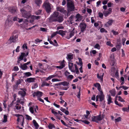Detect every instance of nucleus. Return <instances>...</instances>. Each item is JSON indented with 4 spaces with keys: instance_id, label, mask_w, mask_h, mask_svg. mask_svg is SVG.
Listing matches in <instances>:
<instances>
[{
    "instance_id": "obj_54",
    "label": "nucleus",
    "mask_w": 129,
    "mask_h": 129,
    "mask_svg": "<svg viewBox=\"0 0 129 129\" xmlns=\"http://www.w3.org/2000/svg\"><path fill=\"white\" fill-rule=\"evenodd\" d=\"M57 33L58 31H57L53 33L51 35V38H52L53 37L55 36L57 34H58Z\"/></svg>"
},
{
    "instance_id": "obj_3",
    "label": "nucleus",
    "mask_w": 129,
    "mask_h": 129,
    "mask_svg": "<svg viewBox=\"0 0 129 129\" xmlns=\"http://www.w3.org/2000/svg\"><path fill=\"white\" fill-rule=\"evenodd\" d=\"M21 11L22 17L26 18H28L30 17L31 14L30 11L27 12L23 9L21 10Z\"/></svg>"
},
{
    "instance_id": "obj_36",
    "label": "nucleus",
    "mask_w": 129,
    "mask_h": 129,
    "mask_svg": "<svg viewBox=\"0 0 129 129\" xmlns=\"http://www.w3.org/2000/svg\"><path fill=\"white\" fill-rule=\"evenodd\" d=\"M24 74L26 77H28L31 75V74L29 72L25 73Z\"/></svg>"
},
{
    "instance_id": "obj_52",
    "label": "nucleus",
    "mask_w": 129,
    "mask_h": 129,
    "mask_svg": "<svg viewBox=\"0 0 129 129\" xmlns=\"http://www.w3.org/2000/svg\"><path fill=\"white\" fill-rule=\"evenodd\" d=\"M80 121L83 122L85 124H89L90 123V122H89L87 120H80Z\"/></svg>"
},
{
    "instance_id": "obj_26",
    "label": "nucleus",
    "mask_w": 129,
    "mask_h": 129,
    "mask_svg": "<svg viewBox=\"0 0 129 129\" xmlns=\"http://www.w3.org/2000/svg\"><path fill=\"white\" fill-rule=\"evenodd\" d=\"M56 76V75H50L45 80L46 81H48L49 80L51 79L52 78L55 77Z\"/></svg>"
},
{
    "instance_id": "obj_58",
    "label": "nucleus",
    "mask_w": 129,
    "mask_h": 129,
    "mask_svg": "<svg viewBox=\"0 0 129 129\" xmlns=\"http://www.w3.org/2000/svg\"><path fill=\"white\" fill-rule=\"evenodd\" d=\"M74 17V16L73 15H72L70 16L69 18V20L70 21L72 22L73 21Z\"/></svg>"
},
{
    "instance_id": "obj_12",
    "label": "nucleus",
    "mask_w": 129,
    "mask_h": 129,
    "mask_svg": "<svg viewBox=\"0 0 129 129\" xmlns=\"http://www.w3.org/2000/svg\"><path fill=\"white\" fill-rule=\"evenodd\" d=\"M100 94L98 95L100 98V101L102 102L104 99L105 96L102 91L100 92Z\"/></svg>"
},
{
    "instance_id": "obj_38",
    "label": "nucleus",
    "mask_w": 129,
    "mask_h": 129,
    "mask_svg": "<svg viewBox=\"0 0 129 129\" xmlns=\"http://www.w3.org/2000/svg\"><path fill=\"white\" fill-rule=\"evenodd\" d=\"M75 70L76 73L77 74H78L79 73L78 68L76 64H75Z\"/></svg>"
},
{
    "instance_id": "obj_27",
    "label": "nucleus",
    "mask_w": 129,
    "mask_h": 129,
    "mask_svg": "<svg viewBox=\"0 0 129 129\" xmlns=\"http://www.w3.org/2000/svg\"><path fill=\"white\" fill-rule=\"evenodd\" d=\"M15 40V39L14 38L12 37V36L10 37V38L9 40L10 41L11 43H15L17 41L16 40Z\"/></svg>"
},
{
    "instance_id": "obj_33",
    "label": "nucleus",
    "mask_w": 129,
    "mask_h": 129,
    "mask_svg": "<svg viewBox=\"0 0 129 129\" xmlns=\"http://www.w3.org/2000/svg\"><path fill=\"white\" fill-rule=\"evenodd\" d=\"M35 2L37 5L39 6L42 3V1L41 0H35Z\"/></svg>"
},
{
    "instance_id": "obj_31",
    "label": "nucleus",
    "mask_w": 129,
    "mask_h": 129,
    "mask_svg": "<svg viewBox=\"0 0 129 129\" xmlns=\"http://www.w3.org/2000/svg\"><path fill=\"white\" fill-rule=\"evenodd\" d=\"M12 37L14 38V39H15V40H16L17 41L18 40V34L17 33L14 34Z\"/></svg>"
},
{
    "instance_id": "obj_2",
    "label": "nucleus",
    "mask_w": 129,
    "mask_h": 129,
    "mask_svg": "<svg viewBox=\"0 0 129 129\" xmlns=\"http://www.w3.org/2000/svg\"><path fill=\"white\" fill-rule=\"evenodd\" d=\"M67 10L68 12L74 11L75 7L73 2L71 1H68L67 4Z\"/></svg>"
},
{
    "instance_id": "obj_20",
    "label": "nucleus",
    "mask_w": 129,
    "mask_h": 129,
    "mask_svg": "<svg viewBox=\"0 0 129 129\" xmlns=\"http://www.w3.org/2000/svg\"><path fill=\"white\" fill-rule=\"evenodd\" d=\"M66 33V31L61 30H59L58 31L57 33L58 34L61 35L63 37L65 35Z\"/></svg>"
},
{
    "instance_id": "obj_55",
    "label": "nucleus",
    "mask_w": 129,
    "mask_h": 129,
    "mask_svg": "<svg viewBox=\"0 0 129 129\" xmlns=\"http://www.w3.org/2000/svg\"><path fill=\"white\" fill-rule=\"evenodd\" d=\"M103 16V15L102 13H101L100 12H99V16L100 18H102Z\"/></svg>"
},
{
    "instance_id": "obj_61",
    "label": "nucleus",
    "mask_w": 129,
    "mask_h": 129,
    "mask_svg": "<svg viewBox=\"0 0 129 129\" xmlns=\"http://www.w3.org/2000/svg\"><path fill=\"white\" fill-rule=\"evenodd\" d=\"M73 76L72 75H70L68 76L67 78L68 79H70L71 80L73 78Z\"/></svg>"
},
{
    "instance_id": "obj_9",
    "label": "nucleus",
    "mask_w": 129,
    "mask_h": 129,
    "mask_svg": "<svg viewBox=\"0 0 129 129\" xmlns=\"http://www.w3.org/2000/svg\"><path fill=\"white\" fill-rule=\"evenodd\" d=\"M42 94L43 93L42 92L38 91L34 92L33 93V95L34 97L37 96L38 98H39L42 96Z\"/></svg>"
},
{
    "instance_id": "obj_13",
    "label": "nucleus",
    "mask_w": 129,
    "mask_h": 129,
    "mask_svg": "<svg viewBox=\"0 0 129 129\" xmlns=\"http://www.w3.org/2000/svg\"><path fill=\"white\" fill-rule=\"evenodd\" d=\"M51 112L59 120L61 119V117L59 116L58 113L55 111L54 110L52 109Z\"/></svg>"
},
{
    "instance_id": "obj_43",
    "label": "nucleus",
    "mask_w": 129,
    "mask_h": 129,
    "mask_svg": "<svg viewBox=\"0 0 129 129\" xmlns=\"http://www.w3.org/2000/svg\"><path fill=\"white\" fill-rule=\"evenodd\" d=\"M97 77L98 78L100 79L102 81H103V78L101 76H100L99 74H98L97 75Z\"/></svg>"
},
{
    "instance_id": "obj_21",
    "label": "nucleus",
    "mask_w": 129,
    "mask_h": 129,
    "mask_svg": "<svg viewBox=\"0 0 129 129\" xmlns=\"http://www.w3.org/2000/svg\"><path fill=\"white\" fill-rule=\"evenodd\" d=\"M20 68L23 70H26L27 68V66H26L24 63L22 65V64H20Z\"/></svg>"
},
{
    "instance_id": "obj_57",
    "label": "nucleus",
    "mask_w": 129,
    "mask_h": 129,
    "mask_svg": "<svg viewBox=\"0 0 129 129\" xmlns=\"http://www.w3.org/2000/svg\"><path fill=\"white\" fill-rule=\"evenodd\" d=\"M122 110L124 112H125V111H126L127 112H128V109L126 108H123Z\"/></svg>"
},
{
    "instance_id": "obj_59",
    "label": "nucleus",
    "mask_w": 129,
    "mask_h": 129,
    "mask_svg": "<svg viewBox=\"0 0 129 129\" xmlns=\"http://www.w3.org/2000/svg\"><path fill=\"white\" fill-rule=\"evenodd\" d=\"M38 86V85L37 83L34 84L33 86L32 87V88L33 89L35 88H36Z\"/></svg>"
},
{
    "instance_id": "obj_34",
    "label": "nucleus",
    "mask_w": 129,
    "mask_h": 129,
    "mask_svg": "<svg viewBox=\"0 0 129 129\" xmlns=\"http://www.w3.org/2000/svg\"><path fill=\"white\" fill-rule=\"evenodd\" d=\"M103 13L105 16V17L107 16L109 14H111L110 12H109L108 11H104L103 12Z\"/></svg>"
},
{
    "instance_id": "obj_25",
    "label": "nucleus",
    "mask_w": 129,
    "mask_h": 129,
    "mask_svg": "<svg viewBox=\"0 0 129 129\" xmlns=\"http://www.w3.org/2000/svg\"><path fill=\"white\" fill-rule=\"evenodd\" d=\"M61 85L63 86H68L70 85V84L68 82L65 81L63 82H61Z\"/></svg>"
},
{
    "instance_id": "obj_22",
    "label": "nucleus",
    "mask_w": 129,
    "mask_h": 129,
    "mask_svg": "<svg viewBox=\"0 0 129 129\" xmlns=\"http://www.w3.org/2000/svg\"><path fill=\"white\" fill-rule=\"evenodd\" d=\"M69 69L71 70L72 72H74L75 70H72V68L73 67V63L72 62H69Z\"/></svg>"
},
{
    "instance_id": "obj_15",
    "label": "nucleus",
    "mask_w": 129,
    "mask_h": 129,
    "mask_svg": "<svg viewBox=\"0 0 129 129\" xmlns=\"http://www.w3.org/2000/svg\"><path fill=\"white\" fill-rule=\"evenodd\" d=\"M107 101H108V104L110 105L111 103H113V101H112V98L111 95H108Z\"/></svg>"
},
{
    "instance_id": "obj_14",
    "label": "nucleus",
    "mask_w": 129,
    "mask_h": 129,
    "mask_svg": "<svg viewBox=\"0 0 129 129\" xmlns=\"http://www.w3.org/2000/svg\"><path fill=\"white\" fill-rule=\"evenodd\" d=\"M114 21L113 20H109L108 21L105 25V26L106 27H107L111 25L112 24V23Z\"/></svg>"
},
{
    "instance_id": "obj_45",
    "label": "nucleus",
    "mask_w": 129,
    "mask_h": 129,
    "mask_svg": "<svg viewBox=\"0 0 129 129\" xmlns=\"http://www.w3.org/2000/svg\"><path fill=\"white\" fill-rule=\"evenodd\" d=\"M115 103L118 106L120 107H122V105L120 103H119L118 102L115 100Z\"/></svg>"
},
{
    "instance_id": "obj_24",
    "label": "nucleus",
    "mask_w": 129,
    "mask_h": 129,
    "mask_svg": "<svg viewBox=\"0 0 129 129\" xmlns=\"http://www.w3.org/2000/svg\"><path fill=\"white\" fill-rule=\"evenodd\" d=\"M76 17L77 19V20L76 21H79L81 20L82 17L80 14L78 13L76 15Z\"/></svg>"
},
{
    "instance_id": "obj_64",
    "label": "nucleus",
    "mask_w": 129,
    "mask_h": 129,
    "mask_svg": "<svg viewBox=\"0 0 129 129\" xmlns=\"http://www.w3.org/2000/svg\"><path fill=\"white\" fill-rule=\"evenodd\" d=\"M60 66H61L63 68L65 67V64L63 62H61L60 63Z\"/></svg>"
},
{
    "instance_id": "obj_62",
    "label": "nucleus",
    "mask_w": 129,
    "mask_h": 129,
    "mask_svg": "<svg viewBox=\"0 0 129 129\" xmlns=\"http://www.w3.org/2000/svg\"><path fill=\"white\" fill-rule=\"evenodd\" d=\"M22 48L23 49H24L25 48L27 49V47L26 46V44H24L22 46Z\"/></svg>"
},
{
    "instance_id": "obj_32",
    "label": "nucleus",
    "mask_w": 129,
    "mask_h": 129,
    "mask_svg": "<svg viewBox=\"0 0 129 129\" xmlns=\"http://www.w3.org/2000/svg\"><path fill=\"white\" fill-rule=\"evenodd\" d=\"M48 127L49 129H52L53 128L55 127L54 125L51 123H50L48 125Z\"/></svg>"
},
{
    "instance_id": "obj_48",
    "label": "nucleus",
    "mask_w": 129,
    "mask_h": 129,
    "mask_svg": "<svg viewBox=\"0 0 129 129\" xmlns=\"http://www.w3.org/2000/svg\"><path fill=\"white\" fill-rule=\"evenodd\" d=\"M94 48L98 49H100V47L99 44H96L94 46Z\"/></svg>"
},
{
    "instance_id": "obj_56",
    "label": "nucleus",
    "mask_w": 129,
    "mask_h": 129,
    "mask_svg": "<svg viewBox=\"0 0 129 129\" xmlns=\"http://www.w3.org/2000/svg\"><path fill=\"white\" fill-rule=\"evenodd\" d=\"M112 32L113 33V34L114 35H118V32L114 30H112Z\"/></svg>"
},
{
    "instance_id": "obj_49",
    "label": "nucleus",
    "mask_w": 129,
    "mask_h": 129,
    "mask_svg": "<svg viewBox=\"0 0 129 129\" xmlns=\"http://www.w3.org/2000/svg\"><path fill=\"white\" fill-rule=\"evenodd\" d=\"M25 116H26V118L28 120H31L32 119L31 117L29 116L27 114L25 115Z\"/></svg>"
},
{
    "instance_id": "obj_5",
    "label": "nucleus",
    "mask_w": 129,
    "mask_h": 129,
    "mask_svg": "<svg viewBox=\"0 0 129 129\" xmlns=\"http://www.w3.org/2000/svg\"><path fill=\"white\" fill-rule=\"evenodd\" d=\"M51 5L47 1L44 3L43 5V6L45 7L46 10L48 13H49L51 11Z\"/></svg>"
},
{
    "instance_id": "obj_47",
    "label": "nucleus",
    "mask_w": 129,
    "mask_h": 129,
    "mask_svg": "<svg viewBox=\"0 0 129 129\" xmlns=\"http://www.w3.org/2000/svg\"><path fill=\"white\" fill-rule=\"evenodd\" d=\"M33 123L34 125L36 127H38L39 126V125L37 123V122L36 121L34 120L33 121Z\"/></svg>"
},
{
    "instance_id": "obj_17",
    "label": "nucleus",
    "mask_w": 129,
    "mask_h": 129,
    "mask_svg": "<svg viewBox=\"0 0 129 129\" xmlns=\"http://www.w3.org/2000/svg\"><path fill=\"white\" fill-rule=\"evenodd\" d=\"M70 32L69 36H67L66 37V38L68 39H69L71 38L75 34V32L73 31H70Z\"/></svg>"
},
{
    "instance_id": "obj_23",
    "label": "nucleus",
    "mask_w": 129,
    "mask_h": 129,
    "mask_svg": "<svg viewBox=\"0 0 129 129\" xmlns=\"http://www.w3.org/2000/svg\"><path fill=\"white\" fill-rule=\"evenodd\" d=\"M35 80V78H30L26 79V81L28 83L33 82Z\"/></svg>"
},
{
    "instance_id": "obj_37",
    "label": "nucleus",
    "mask_w": 129,
    "mask_h": 129,
    "mask_svg": "<svg viewBox=\"0 0 129 129\" xmlns=\"http://www.w3.org/2000/svg\"><path fill=\"white\" fill-rule=\"evenodd\" d=\"M15 107L16 109L17 110H20L21 109V105L18 104H16Z\"/></svg>"
},
{
    "instance_id": "obj_41",
    "label": "nucleus",
    "mask_w": 129,
    "mask_h": 129,
    "mask_svg": "<svg viewBox=\"0 0 129 129\" xmlns=\"http://www.w3.org/2000/svg\"><path fill=\"white\" fill-rule=\"evenodd\" d=\"M4 119L3 122H6L7 121V116L6 115H4Z\"/></svg>"
},
{
    "instance_id": "obj_51",
    "label": "nucleus",
    "mask_w": 129,
    "mask_h": 129,
    "mask_svg": "<svg viewBox=\"0 0 129 129\" xmlns=\"http://www.w3.org/2000/svg\"><path fill=\"white\" fill-rule=\"evenodd\" d=\"M118 100L121 102H124V100L120 96H118Z\"/></svg>"
},
{
    "instance_id": "obj_63",
    "label": "nucleus",
    "mask_w": 129,
    "mask_h": 129,
    "mask_svg": "<svg viewBox=\"0 0 129 129\" xmlns=\"http://www.w3.org/2000/svg\"><path fill=\"white\" fill-rule=\"evenodd\" d=\"M52 82H54L55 81H60L57 79H53L52 80Z\"/></svg>"
},
{
    "instance_id": "obj_19",
    "label": "nucleus",
    "mask_w": 129,
    "mask_h": 129,
    "mask_svg": "<svg viewBox=\"0 0 129 129\" xmlns=\"http://www.w3.org/2000/svg\"><path fill=\"white\" fill-rule=\"evenodd\" d=\"M94 86L95 87H97L98 89L100 92L101 91H102V90H101V86L100 85L99 83H96V84H94Z\"/></svg>"
},
{
    "instance_id": "obj_40",
    "label": "nucleus",
    "mask_w": 129,
    "mask_h": 129,
    "mask_svg": "<svg viewBox=\"0 0 129 129\" xmlns=\"http://www.w3.org/2000/svg\"><path fill=\"white\" fill-rule=\"evenodd\" d=\"M121 120V118L120 117H119L115 119L114 121L115 122H118L120 121Z\"/></svg>"
},
{
    "instance_id": "obj_29",
    "label": "nucleus",
    "mask_w": 129,
    "mask_h": 129,
    "mask_svg": "<svg viewBox=\"0 0 129 129\" xmlns=\"http://www.w3.org/2000/svg\"><path fill=\"white\" fill-rule=\"evenodd\" d=\"M67 58L68 59L71 60L73 58V54H68Z\"/></svg>"
},
{
    "instance_id": "obj_28",
    "label": "nucleus",
    "mask_w": 129,
    "mask_h": 129,
    "mask_svg": "<svg viewBox=\"0 0 129 129\" xmlns=\"http://www.w3.org/2000/svg\"><path fill=\"white\" fill-rule=\"evenodd\" d=\"M50 84L49 83H47L45 81H43L42 83V84L41 85L42 87H43L44 86H49Z\"/></svg>"
},
{
    "instance_id": "obj_53",
    "label": "nucleus",
    "mask_w": 129,
    "mask_h": 129,
    "mask_svg": "<svg viewBox=\"0 0 129 129\" xmlns=\"http://www.w3.org/2000/svg\"><path fill=\"white\" fill-rule=\"evenodd\" d=\"M100 31L101 33H103L105 32L106 33H107V31L105 29L103 28H101L100 29Z\"/></svg>"
},
{
    "instance_id": "obj_7",
    "label": "nucleus",
    "mask_w": 129,
    "mask_h": 129,
    "mask_svg": "<svg viewBox=\"0 0 129 129\" xmlns=\"http://www.w3.org/2000/svg\"><path fill=\"white\" fill-rule=\"evenodd\" d=\"M86 24L84 23H81L80 24V27L81 31L82 32H83L85 30L86 27Z\"/></svg>"
},
{
    "instance_id": "obj_18",
    "label": "nucleus",
    "mask_w": 129,
    "mask_h": 129,
    "mask_svg": "<svg viewBox=\"0 0 129 129\" xmlns=\"http://www.w3.org/2000/svg\"><path fill=\"white\" fill-rule=\"evenodd\" d=\"M9 11L12 13H14L16 12V9L14 7H10L9 8Z\"/></svg>"
},
{
    "instance_id": "obj_50",
    "label": "nucleus",
    "mask_w": 129,
    "mask_h": 129,
    "mask_svg": "<svg viewBox=\"0 0 129 129\" xmlns=\"http://www.w3.org/2000/svg\"><path fill=\"white\" fill-rule=\"evenodd\" d=\"M78 59L79 60V63L80 65V66L81 65V66L82 65H82L83 63H82V60L81 58H80V57H79L78 58Z\"/></svg>"
},
{
    "instance_id": "obj_16",
    "label": "nucleus",
    "mask_w": 129,
    "mask_h": 129,
    "mask_svg": "<svg viewBox=\"0 0 129 129\" xmlns=\"http://www.w3.org/2000/svg\"><path fill=\"white\" fill-rule=\"evenodd\" d=\"M28 54V52H27L26 54L24 53H22L21 55L20 56L19 59L21 60H22L23 59V57L25 56H27Z\"/></svg>"
},
{
    "instance_id": "obj_4",
    "label": "nucleus",
    "mask_w": 129,
    "mask_h": 129,
    "mask_svg": "<svg viewBox=\"0 0 129 129\" xmlns=\"http://www.w3.org/2000/svg\"><path fill=\"white\" fill-rule=\"evenodd\" d=\"M103 117L101 115H99L96 116H93L91 118L92 121L98 123V121L102 120Z\"/></svg>"
},
{
    "instance_id": "obj_1",
    "label": "nucleus",
    "mask_w": 129,
    "mask_h": 129,
    "mask_svg": "<svg viewBox=\"0 0 129 129\" xmlns=\"http://www.w3.org/2000/svg\"><path fill=\"white\" fill-rule=\"evenodd\" d=\"M59 13L57 12H54L48 18L49 22H58L60 23L63 20V18L62 16H58Z\"/></svg>"
},
{
    "instance_id": "obj_35",
    "label": "nucleus",
    "mask_w": 129,
    "mask_h": 129,
    "mask_svg": "<svg viewBox=\"0 0 129 129\" xmlns=\"http://www.w3.org/2000/svg\"><path fill=\"white\" fill-rule=\"evenodd\" d=\"M34 106H33L30 107L29 108V110L31 113L32 114H33L34 113Z\"/></svg>"
},
{
    "instance_id": "obj_10",
    "label": "nucleus",
    "mask_w": 129,
    "mask_h": 129,
    "mask_svg": "<svg viewBox=\"0 0 129 129\" xmlns=\"http://www.w3.org/2000/svg\"><path fill=\"white\" fill-rule=\"evenodd\" d=\"M20 89L21 90H19L18 91V94L20 95L21 96L23 97L26 94V92L25 89L21 88Z\"/></svg>"
},
{
    "instance_id": "obj_46",
    "label": "nucleus",
    "mask_w": 129,
    "mask_h": 129,
    "mask_svg": "<svg viewBox=\"0 0 129 129\" xmlns=\"http://www.w3.org/2000/svg\"><path fill=\"white\" fill-rule=\"evenodd\" d=\"M79 91L78 92V95L77 96V97L80 99V90H81V88L79 87Z\"/></svg>"
},
{
    "instance_id": "obj_30",
    "label": "nucleus",
    "mask_w": 129,
    "mask_h": 129,
    "mask_svg": "<svg viewBox=\"0 0 129 129\" xmlns=\"http://www.w3.org/2000/svg\"><path fill=\"white\" fill-rule=\"evenodd\" d=\"M111 93V95L114 96L115 94V91L114 90H110L109 91Z\"/></svg>"
},
{
    "instance_id": "obj_39",
    "label": "nucleus",
    "mask_w": 129,
    "mask_h": 129,
    "mask_svg": "<svg viewBox=\"0 0 129 129\" xmlns=\"http://www.w3.org/2000/svg\"><path fill=\"white\" fill-rule=\"evenodd\" d=\"M121 46V44L120 42H119L117 43L116 47L117 49H120Z\"/></svg>"
},
{
    "instance_id": "obj_6",
    "label": "nucleus",
    "mask_w": 129,
    "mask_h": 129,
    "mask_svg": "<svg viewBox=\"0 0 129 129\" xmlns=\"http://www.w3.org/2000/svg\"><path fill=\"white\" fill-rule=\"evenodd\" d=\"M15 116L18 117L17 120V122H19L20 121L22 122L24 121V118L22 115H20L18 114H16L15 115Z\"/></svg>"
},
{
    "instance_id": "obj_11",
    "label": "nucleus",
    "mask_w": 129,
    "mask_h": 129,
    "mask_svg": "<svg viewBox=\"0 0 129 129\" xmlns=\"http://www.w3.org/2000/svg\"><path fill=\"white\" fill-rule=\"evenodd\" d=\"M56 9L57 11L62 13H65L66 12V11L64 9V8L60 6L57 7Z\"/></svg>"
},
{
    "instance_id": "obj_44",
    "label": "nucleus",
    "mask_w": 129,
    "mask_h": 129,
    "mask_svg": "<svg viewBox=\"0 0 129 129\" xmlns=\"http://www.w3.org/2000/svg\"><path fill=\"white\" fill-rule=\"evenodd\" d=\"M21 82L20 79H19L18 80H17L16 83V87H18V85L19 84H21Z\"/></svg>"
},
{
    "instance_id": "obj_8",
    "label": "nucleus",
    "mask_w": 129,
    "mask_h": 129,
    "mask_svg": "<svg viewBox=\"0 0 129 129\" xmlns=\"http://www.w3.org/2000/svg\"><path fill=\"white\" fill-rule=\"evenodd\" d=\"M12 24V22L10 21L9 19H7L5 25V27L8 28L10 27Z\"/></svg>"
},
{
    "instance_id": "obj_60",
    "label": "nucleus",
    "mask_w": 129,
    "mask_h": 129,
    "mask_svg": "<svg viewBox=\"0 0 129 129\" xmlns=\"http://www.w3.org/2000/svg\"><path fill=\"white\" fill-rule=\"evenodd\" d=\"M40 30L41 31H42L44 32L46 31L47 30V29H46V28L42 27L40 28Z\"/></svg>"
},
{
    "instance_id": "obj_42",
    "label": "nucleus",
    "mask_w": 129,
    "mask_h": 129,
    "mask_svg": "<svg viewBox=\"0 0 129 129\" xmlns=\"http://www.w3.org/2000/svg\"><path fill=\"white\" fill-rule=\"evenodd\" d=\"M106 44L107 45H108L111 47H113V45L111 44V42L110 41H107L106 42Z\"/></svg>"
}]
</instances>
